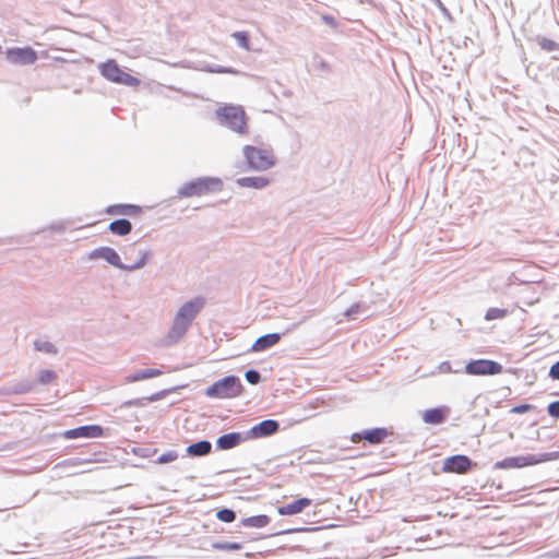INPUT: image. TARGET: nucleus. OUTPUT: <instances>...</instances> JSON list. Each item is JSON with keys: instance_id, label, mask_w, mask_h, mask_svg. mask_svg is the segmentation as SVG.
<instances>
[{"instance_id": "1", "label": "nucleus", "mask_w": 559, "mask_h": 559, "mask_svg": "<svg viewBox=\"0 0 559 559\" xmlns=\"http://www.w3.org/2000/svg\"><path fill=\"white\" fill-rule=\"evenodd\" d=\"M223 190V182L218 178H198L195 180L185 183L178 191L181 198H200L221 192Z\"/></svg>"}, {"instance_id": "2", "label": "nucleus", "mask_w": 559, "mask_h": 559, "mask_svg": "<svg viewBox=\"0 0 559 559\" xmlns=\"http://www.w3.org/2000/svg\"><path fill=\"white\" fill-rule=\"evenodd\" d=\"M218 121L233 131L245 134L248 132L247 116L242 107L226 105L216 110Z\"/></svg>"}, {"instance_id": "3", "label": "nucleus", "mask_w": 559, "mask_h": 559, "mask_svg": "<svg viewBox=\"0 0 559 559\" xmlns=\"http://www.w3.org/2000/svg\"><path fill=\"white\" fill-rule=\"evenodd\" d=\"M243 391L240 380L234 376L225 377L213 383L206 390L209 397L233 399L239 396Z\"/></svg>"}, {"instance_id": "4", "label": "nucleus", "mask_w": 559, "mask_h": 559, "mask_svg": "<svg viewBox=\"0 0 559 559\" xmlns=\"http://www.w3.org/2000/svg\"><path fill=\"white\" fill-rule=\"evenodd\" d=\"M99 72L106 80L118 84L136 87L141 83L138 78L124 72L112 59L99 64Z\"/></svg>"}, {"instance_id": "5", "label": "nucleus", "mask_w": 559, "mask_h": 559, "mask_svg": "<svg viewBox=\"0 0 559 559\" xmlns=\"http://www.w3.org/2000/svg\"><path fill=\"white\" fill-rule=\"evenodd\" d=\"M243 155L250 168L255 170H266L275 163L272 152L265 148L246 145Z\"/></svg>"}, {"instance_id": "6", "label": "nucleus", "mask_w": 559, "mask_h": 559, "mask_svg": "<svg viewBox=\"0 0 559 559\" xmlns=\"http://www.w3.org/2000/svg\"><path fill=\"white\" fill-rule=\"evenodd\" d=\"M97 255L99 258L105 259L111 265L117 266V267L122 269V270H128V271H133V270H136V269H140V267L144 266L146 264V261H147V258H148V253L147 252L139 251V254H138L139 259H138V261L134 262L133 264L124 265V264L121 263V259H120L119 254L116 252V250H114L112 248H109V247H104V248L98 249L97 250Z\"/></svg>"}, {"instance_id": "7", "label": "nucleus", "mask_w": 559, "mask_h": 559, "mask_svg": "<svg viewBox=\"0 0 559 559\" xmlns=\"http://www.w3.org/2000/svg\"><path fill=\"white\" fill-rule=\"evenodd\" d=\"M464 370L469 376H495L501 373L503 367L493 360L476 359L468 361Z\"/></svg>"}, {"instance_id": "8", "label": "nucleus", "mask_w": 559, "mask_h": 559, "mask_svg": "<svg viewBox=\"0 0 559 559\" xmlns=\"http://www.w3.org/2000/svg\"><path fill=\"white\" fill-rule=\"evenodd\" d=\"M5 58L10 63L26 66L36 62L37 53L32 47H15L7 49Z\"/></svg>"}, {"instance_id": "9", "label": "nucleus", "mask_w": 559, "mask_h": 559, "mask_svg": "<svg viewBox=\"0 0 559 559\" xmlns=\"http://www.w3.org/2000/svg\"><path fill=\"white\" fill-rule=\"evenodd\" d=\"M391 435L392 432L386 428H373L370 430L353 433L350 440L355 443L365 440L372 445H378L383 443L384 440Z\"/></svg>"}, {"instance_id": "10", "label": "nucleus", "mask_w": 559, "mask_h": 559, "mask_svg": "<svg viewBox=\"0 0 559 559\" xmlns=\"http://www.w3.org/2000/svg\"><path fill=\"white\" fill-rule=\"evenodd\" d=\"M471 468V459L462 454L447 457L442 465L443 473L466 474Z\"/></svg>"}, {"instance_id": "11", "label": "nucleus", "mask_w": 559, "mask_h": 559, "mask_svg": "<svg viewBox=\"0 0 559 559\" xmlns=\"http://www.w3.org/2000/svg\"><path fill=\"white\" fill-rule=\"evenodd\" d=\"M103 436L104 429L98 425L81 426L64 432L67 439L100 438Z\"/></svg>"}, {"instance_id": "12", "label": "nucleus", "mask_w": 559, "mask_h": 559, "mask_svg": "<svg viewBox=\"0 0 559 559\" xmlns=\"http://www.w3.org/2000/svg\"><path fill=\"white\" fill-rule=\"evenodd\" d=\"M312 504V500L307 497L298 498L289 503L277 508V513L283 516H293L301 513Z\"/></svg>"}, {"instance_id": "13", "label": "nucleus", "mask_w": 559, "mask_h": 559, "mask_svg": "<svg viewBox=\"0 0 559 559\" xmlns=\"http://www.w3.org/2000/svg\"><path fill=\"white\" fill-rule=\"evenodd\" d=\"M204 305V299L201 297H197L193 300L185 302L177 312V316L180 317L183 321H187L188 324H191L192 320L199 313Z\"/></svg>"}, {"instance_id": "14", "label": "nucleus", "mask_w": 559, "mask_h": 559, "mask_svg": "<svg viewBox=\"0 0 559 559\" xmlns=\"http://www.w3.org/2000/svg\"><path fill=\"white\" fill-rule=\"evenodd\" d=\"M538 461L533 455L507 457L495 464L497 469L521 468L536 464Z\"/></svg>"}, {"instance_id": "15", "label": "nucleus", "mask_w": 559, "mask_h": 559, "mask_svg": "<svg viewBox=\"0 0 559 559\" xmlns=\"http://www.w3.org/2000/svg\"><path fill=\"white\" fill-rule=\"evenodd\" d=\"M278 428L280 426L276 420L266 419L253 426L249 431L248 438L258 439L269 437L277 432Z\"/></svg>"}, {"instance_id": "16", "label": "nucleus", "mask_w": 559, "mask_h": 559, "mask_svg": "<svg viewBox=\"0 0 559 559\" xmlns=\"http://www.w3.org/2000/svg\"><path fill=\"white\" fill-rule=\"evenodd\" d=\"M106 213L112 216H138L142 213V207L135 204H114L106 209Z\"/></svg>"}, {"instance_id": "17", "label": "nucleus", "mask_w": 559, "mask_h": 559, "mask_svg": "<svg viewBox=\"0 0 559 559\" xmlns=\"http://www.w3.org/2000/svg\"><path fill=\"white\" fill-rule=\"evenodd\" d=\"M189 326L190 324H188L187 321H183L180 317L176 314L171 329L167 334V343L173 344L177 342L180 337L183 336Z\"/></svg>"}, {"instance_id": "18", "label": "nucleus", "mask_w": 559, "mask_h": 559, "mask_svg": "<svg viewBox=\"0 0 559 559\" xmlns=\"http://www.w3.org/2000/svg\"><path fill=\"white\" fill-rule=\"evenodd\" d=\"M280 340H281V335L278 333H271V334L263 335V336L259 337L258 340H255L251 349H252V352H255V353L266 350L267 348L276 345L280 342Z\"/></svg>"}, {"instance_id": "19", "label": "nucleus", "mask_w": 559, "mask_h": 559, "mask_svg": "<svg viewBox=\"0 0 559 559\" xmlns=\"http://www.w3.org/2000/svg\"><path fill=\"white\" fill-rule=\"evenodd\" d=\"M243 440L245 438L239 432H230L221 436L216 441V445L221 450H229L239 445Z\"/></svg>"}, {"instance_id": "20", "label": "nucleus", "mask_w": 559, "mask_h": 559, "mask_svg": "<svg viewBox=\"0 0 559 559\" xmlns=\"http://www.w3.org/2000/svg\"><path fill=\"white\" fill-rule=\"evenodd\" d=\"M237 183L243 188L262 189L270 183L265 177H243L237 180Z\"/></svg>"}, {"instance_id": "21", "label": "nucleus", "mask_w": 559, "mask_h": 559, "mask_svg": "<svg viewBox=\"0 0 559 559\" xmlns=\"http://www.w3.org/2000/svg\"><path fill=\"white\" fill-rule=\"evenodd\" d=\"M212 444L206 440H202L190 444L187 448V453L190 456H204L211 453Z\"/></svg>"}, {"instance_id": "22", "label": "nucleus", "mask_w": 559, "mask_h": 559, "mask_svg": "<svg viewBox=\"0 0 559 559\" xmlns=\"http://www.w3.org/2000/svg\"><path fill=\"white\" fill-rule=\"evenodd\" d=\"M445 418V413L442 408H429L423 414V420L426 424L438 425Z\"/></svg>"}, {"instance_id": "23", "label": "nucleus", "mask_w": 559, "mask_h": 559, "mask_svg": "<svg viewBox=\"0 0 559 559\" xmlns=\"http://www.w3.org/2000/svg\"><path fill=\"white\" fill-rule=\"evenodd\" d=\"M109 230L118 236H126L130 234L132 225L128 219L121 218L114 221L109 224Z\"/></svg>"}, {"instance_id": "24", "label": "nucleus", "mask_w": 559, "mask_h": 559, "mask_svg": "<svg viewBox=\"0 0 559 559\" xmlns=\"http://www.w3.org/2000/svg\"><path fill=\"white\" fill-rule=\"evenodd\" d=\"M270 523V518L265 514L254 515L241 521L246 527H264Z\"/></svg>"}, {"instance_id": "25", "label": "nucleus", "mask_w": 559, "mask_h": 559, "mask_svg": "<svg viewBox=\"0 0 559 559\" xmlns=\"http://www.w3.org/2000/svg\"><path fill=\"white\" fill-rule=\"evenodd\" d=\"M508 314V310L500 308H489L486 311L485 319L487 321L503 319Z\"/></svg>"}, {"instance_id": "26", "label": "nucleus", "mask_w": 559, "mask_h": 559, "mask_svg": "<svg viewBox=\"0 0 559 559\" xmlns=\"http://www.w3.org/2000/svg\"><path fill=\"white\" fill-rule=\"evenodd\" d=\"M233 37L238 41L240 47L245 50H250L249 34L247 32H235Z\"/></svg>"}, {"instance_id": "27", "label": "nucleus", "mask_w": 559, "mask_h": 559, "mask_svg": "<svg viewBox=\"0 0 559 559\" xmlns=\"http://www.w3.org/2000/svg\"><path fill=\"white\" fill-rule=\"evenodd\" d=\"M216 518L222 522L230 523L235 521L236 514L230 509H222L216 513Z\"/></svg>"}, {"instance_id": "28", "label": "nucleus", "mask_w": 559, "mask_h": 559, "mask_svg": "<svg viewBox=\"0 0 559 559\" xmlns=\"http://www.w3.org/2000/svg\"><path fill=\"white\" fill-rule=\"evenodd\" d=\"M57 376L51 370H41L38 374V381L43 384L51 383L56 380Z\"/></svg>"}, {"instance_id": "29", "label": "nucleus", "mask_w": 559, "mask_h": 559, "mask_svg": "<svg viewBox=\"0 0 559 559\" xmlns=\"http://www.w3.org/2000/svg\"><path fill=\"white\" fill-rule=\"evenodd\" d=\"M213 548L217 549V550H225V551L240 550L241 545L239 543H215L213 545Z\"/></svg>"}, {"instance_id": "30", "label": "nucleus", "mask_w": 559, "mask_h": 559, "mask_svg": "<svg viewBox=\"0 0 559 559\" xmlns=\"http://www.w3.org/2000/svg\"><path fill=\"white\" fill-rule=\"evenodd\" d=\"M178 459V453L176 451H168L158 456V464H167L176 461Z\"/></svg>"}, {"instance_id": "31", "label": "nucleus", "mask_w": 559, "mask_h": 559, "mask_svg": "<svg viewBox=\"0 0 559 559\" xmlns=\"http://www.w3.org/2000/svg\"><path fill=\"white\" fill-rule=\"evenodd\" d=\"M141 371H142V378H144V380L150 379V378L159 377L163 373V371L157 368H148V369L141 370Z\"/></svg>"}, {"instance_id": "32", "label": "nucleus", "mask_w": 559, "mask_h": 559, "mask_svg": "<svg viewBox=\"0 0 559 559\" xmlns=\"http://www.w3.org/2000/svg\"><path fill=\"white\" fill-rule=\"evenodd\" d=\"M533 409V405L531 404H521L511 408L510 413L512 414H524Z\"/></svg>"}, {"instance_id": "33", "label": "nucleus", "mask_w": 559, "mask_h": 559, "mask_svg": "<svg viewBox=\"0 0 559 559\" xmlns=\"http://www.w3.org/2000/svg\"><path fill=\"white\" fill-rule=\"evenodd\" d=\"M246 379L251 384H257L260 381V374L255 370H249L246 372Z\"/></svg>"}, {"instance_id": "34", "label": "nucleus", "mask_w": 559, "mask_h": 559, "mask_svg": "<svg viewBox=\"0 0 559 559\" xmlns=\"http://www.w3.org/2000/svg\"><path fill=\"white\" fill-rule=\"evenodd\" d=\"M548 413L555 418H559V401L552 402L548 405Z\"/></svg>"}, {"instance_id": "35", "label": "nucleus", "mask_w": 559, "mask_h": 559, "mask_svg": "<svg viewBox=\"0 0 559 559\" xmlns=\"http://www.w3.org/2000/svg\"><path fill=\"white\" fill-rule=\"evenodd\" d=\"M209 71L210 72H214V73H229V74H236L237 73V71L235 69L224 68V67H218V68H215V69H210Z\"/></svg>"}, {"instance_id": "36", "label": "nucleus", "mask_w": 559, "mask_h": 559, "mask_svg": "<svg viewBox=\"0 0 559 559\" xmlns=\"http://www.w3.org/2000/svg\"><path fill=\"white\" fill-rule=\"evenodd\" d=\"M126 380H127V382L132 383V382L142 381V380H144V378H142V371L140 370L131 376H128Z\"/></svg>"}, {"instance_id": "37", "label": "nucleus", "mask_w": 559, "mask_h": 559, "mask_svg": "<svg viewBox=\"0 0 559 559\" xmlns=\"http://www.w3.org/2000/svg\"><path fill=\"white\" fill-rule=\"evenodd\" d=\"M549 374L551 378L559 380V361L551 366Z\"/></svg>"}, {"instance_id": "38", "label": "nucleus", "mask_w": 559, "mask_h": 559, "mask_svg": "<svg viewBox=\"0 0 559 559\" xmlns=\"http://www.w3.org/2000/svg\"><path fill=\"white\" fill-rule=\"evenodd\" d=\"M322 20L330 26L336 27V20L332 15H322Z\"/></svg>"}, {"instance_id": "39", "label": "nucleus", "mask_w": 559, "mask_h": 559, "mask_svg": "<svg viewBox=\"0 0 559 559\" xmlns=\"http://www.w3.org/2000/svg\"><path fill=\"white\" fill-rule=\"evenodd\" d=\"M544 48H547L548 50H552L556 48V44L551 40H548L546 44H543Z\"/></svg>"}, {"instance_id": "40", "label": "nucleus", "mask_w": 559, "mask_h": 559, "mask_svg": "<svg viewBox=\"0 0 559 559\" xmlns=\"http://www.w3.org/2000/svg\"><path fill=\"white\" fill-rule=\"evenodd\" d=\"M358 310H359V306H355V308H352V309L347 312V314H349V313H352V312H358Z\"/></svg>"}]
</instances>
